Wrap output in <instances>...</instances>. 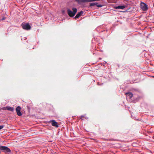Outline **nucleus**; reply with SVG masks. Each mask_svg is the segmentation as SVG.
<instances>
[{"label":"nucleus","mask_w":154,"mask_h":154,"mask_svg":"<svg viewBox=\"0 0 154 154\" xmlns=\"http://www.w3.org/2000/svg\"><path fill=\"white\" fill-rule=\"evenodd\" d=\"M72 11L69 8L67 9V13L68 15L70 17H74L77 12V9L75 8H72Z\"/></svg>","instance_id":"f257e3e1"},{"label":"nucleus","mask_w":154,"mask_h":154,"mask_svg":"<svg viewBox=\"0 0 154 154\" xmlns=\"http://www.w3.org/2000/svg\"><path fill=\"white\" fill-rule=\"evenodd\" d=\"M0 149L5 153L10 152L11 151L10 149L6 146H0Z\"/></svg>","instance_id":"f03ea898"},{"label":"nucleus","mask_w":154,"mask_h":154,"mask_svg":"<svg viewBox=\"0 0 154 154\" xmlns=\"http://www.w3.org/2000/svg\"><path fill=\"white\" fill-rule=\"evenodd\" d=\"M140 8L143 11H146L148 9L147 5L145 3L141 2L140 4Z\"/></svg>","instance_id":"7ed1b4c3"},{"label":"nucleus","mask_w":154,"mask_h":154,"mask_svg":"<svg viewBox=\"0 0 154 154\" xmlns=\"http://www.w3.org/2000/svg\"><path fill=\"white\" fill-rule=\"evenodd\" d=\"M22 26L23 29L26 30H29L31 28L30 26L28 23H23Z\"/></svg>","instance_id":"20e7f679"},{"label":"nucleus","mask_w":154,"mask_h":154,"mask_svg":"<svg viewBox=\"0 0 154 154\" xmlns=\"http://www.w3.org/2000/svg\"><path fill=\"white\" fill-rule=\"evenodd\" d=\"M49 122L51 123V125L55 127L56 128H58L59 127L58 123L54 120H52L50 121Z\"/></svg>","instance_id":"39448f33"},{"label":"nucleus","mask_w":154,"mask_h":154,"mask_svg":"<svg viewBox=\"0 0 154 154\" xmlns=\"http://www.w3.org/2000/svg\"><path fill=\"white\" fill-rule=\"evenodd\" d=\"M98 3L97 2H92L90 4V6L92 7L95 5H96L98 7H101L103 6V5H98Z\"/></svg>","instance_id":"423d86ee"},{"label":"nucleus","mask_w":154,"mask_h":154,"mask_svg":"<svg viewBox=\"0 0 154 154\" xmlns=\"http://www.w3.org/2000/svg\"><path fill=\"white\" fill-rule=\"evenodd\" d=\"M21 108L20 106H17L16 109V110L17 115L19 116H21L22 113L20 112Z\"/></svg>","instance_id":"0eeeda50"},{"label":"nucleus","mask_w":154,"mask_h":154,"mask_svg":"<svg viewBox=\"0 0 154 154\" xmlns=\"http://www.w3.org/2000/svg\"><path fill=\"white\" fill-rule=\"evenodd\" d=\"M3 109L4 110H7L11 112H13L14 110L13 107H11L9 106H7L5 107H4Z\"/></svg>","instance_id":"6e6552de"},{"label":"nucleus","mask_w":154,"mask_h":154,"mask_svg":"<svg viewBox=\"0 0 154 154\" xmlns=\"http://www.w3.org/2000/svg\"><path fill=\"white\" fill-rule=\"evenodd\" d=\"M125 94L126 95V98L127 99H131L132 97L133 96V94L131 92L126 93Z\"/></svg>","instance_id":"1a4fd4ad"},{"label":"nucleus","mask_w":154,"mask_h":154,"mask_svg":"<svg viewBox=\"0 0 154 154\" xmlns=\"http://www.w3.org/2000/svg\"><path fill=\"white\" fill-rule=\"evenodd\" d=\"M125 7L126 6L125 5H119L115 7V8L116 9H124Z\"/></svg>","instance_id":"9d476101"},{"label":"nucleus","mask_w":154,"mask_h":154,"mask_svg":"<svg viewBox=\"0 0 154 154\" xmlns=\"http://www.w3.org/2000/svg\"><path fill=\"white\" fill-rule=\"evenodd\" d=\"M83 13V12L82 11H81L79 12H78L76 16L75 17V18H78Z\"/></svg>","instance_id":"9b49d317"},{"label":"nucleus","mask_w":154,"mask_h":154,"mask_svg":"<svg viewBox=\"0 0 154 154\" xmlns=\"http://www.w3.org/2000/svg\"><path fill=\"white\" fill-rule=\"evenodd\" d=\"M79 4H80L82 2H87V0H75Z\"/></svg>","instance_id":"f8f14e48"},{"label":"nucleus","mask_w":154,"mask_h":154,"mask_svg":"<svg viewBox=\"0 0 154 154\" xmlns=\"http://www.w3.org/2000/svg\"><path fill=\"white\" fill-rule=\"evenodd\" d=\"M4 127V126L3 125H0V130L1 129H2Z\"/></svg>","instance_id":"ddd939ff"},{"label":"nucleus","mask_w":154,"mask_h":154,"mask_svg":"<svg viewBox=\"0 0 154 154\" xmlns=\"http://www.w3.org/2000/svg\"><path fill=\"white\" fill-rule=\"evenodd\" d=\"M84 117V116H81V118L82 119V117Z\"/></svg>","instance_id":"4468645a"},{"label":"nucleus","mask_w":154,"mask_h":154,"mask_svg":"<svg viewBox=\"0 0 154 154\" xmlns=\"http://www.w3.org/2000/svg\"><path fill=\"white\" fill-rule=\"evenodd\" d=\"M5 19V18H3L2 19V20H4Z\"/></svg>","instance_id":"2eb2a0df"}]
</instances>
